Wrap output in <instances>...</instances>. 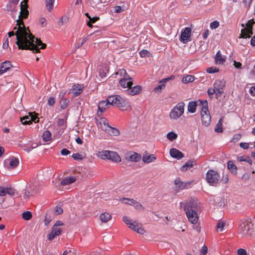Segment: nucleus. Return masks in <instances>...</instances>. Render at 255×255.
Instances as JSON below:
<instances>
[{
  "label": "nucleus",
  "mask_w": 255,
  "mask_h": 255,
  "mask_svg": "<svg viewBox=\"0 0 255 255\" xmlns=\"http://www.w3.org/2000/svg\"><path fill=\"white\" fill-rule=\"evenodd\" d=\"M13 31L8 32V37L16 36L15 43L18 48L21 50H30L34 53L40 52L39 49H44L46 44L40 39L35 38L30 32L28 27H26L21 24L17 25L13 28Z\"/></svg>",
  "instance_id": "1"
},
{
  "label": "nucleus",
  "mask_w": 255,
  "mask_h": 255,
  "mask_svg": "<svg viewBox=\"0 0 255 255\" xmlns=\"http://www.w3.org/2000/svg\"><path fill=\"white\" fill-rule=\"evenodd\" d=\"M97 125L107 133L114 136L120 134V131L115 128L109 126L108 120L106 118H101L99 120L96 119Z\"/></svg>",
  "instance_id": "2"
},
{
  "label": "nucleus",
  "mask_w": 255,
  "mask_h": 255,
  "mask_svg": "<svg viewBox=\"0 0 255 255\" xmlns=\"http://www.w3.org/2000/svg\"><path fill=\"white\" fill-rule=\"evenodd\" d=\"M201 107V116L202 124L206 127L208 126L211 121V118L208 110V103L206 100H199Z\"/></svg>",
  "instance_id": "3"
},
{
  "label": "nucleus",
  "mask_w": 255,
  "mask_h": 255,
  "mask_svg": "<svg viewBox=\"0 0 255 255\" xmlns=\"http://www.w3.org/2000/svg\"><path fill=\"white\" fill-rule=\"evenodd\" d=\"M28 0H24L20 3V11L18 15V19L16 20L17 25L21 24L25 26L23 19L28 17L29 11L28 10Z\"/></svg>",
  "instance_id": "4"
},
{
  "label": "nucleus",
  "mask_w": 255,
  "mask_h": 255,
  "mask_svg": "<svg viewBox=\"0 0 255 255\" xmlns=\"http://www.w3.org/2000/svg\"><path fill=\"white\" fill-rule=\"evenodd\" d=\"M107 101L109 105L117 106L119 108H126L128 103L127 101L119 95H113L107 98Z\"/></svg>",
  "instance_id": "5"
},
{
  "label": "nucleus",
  "mask_w": 255,
  "mask_h": 255,
  "mask_svg": "<svg viewBox=\"0 0 255 255\" xmlns=\"http://www.w3.org/2000/svg\"><path fill=\"white\" fill-rule=\"evenodd\" d=\"M185 104L183 102L178 103L171 110L169 117L171 120H176L179 119L184 113Z\"/></svg>",
  "instance_id": "6"
},
{
  "label": "nucleus",
  "mask_w": 255,
  "mask_h": 255,
  "mask_svg": "<svg viewBox=\"0 0 255 255\" xmlns=\"http://www.w3.org/2000/svg\"><path fill=\"white\" fill-rule=\"evenodd\" d=\"M123 222L126 223L130 229L136 232L139 234L143 235L145 231L142 228L141 225L139 224L136 221H132L127 216H124L123 218Z\"/></svg>",
  "instance_id": "7"
},
{
  "label": "nucleus",
  "mask_w": 255,
  "mask_h": 255,
  "mask_svg": "<svg viewBox=\"0 0 255 255\" xmlns=\"http://www.w3.org/2000/svg\"><path fill=\"white\" fill-rule=\"evenodd\" d=\"M123 222L126 223L130 229L136 232L139 234L143 235L145 231L142 228L141 225L139 224L136 221H132L127 216H124L123 218Z\"/></svg>",
  "instance_id": "8"
},
{
  "label": "nucleus",
  "mask_w": 255,
  "mask_h": 255,
  "mask_svg": "<svg viewBox=\"0 0 255 255\" xmlns=\"http://www.w3.org/2000/svg\"><path fill=\"white\" fill-rule=\"evenodd\" d=\"M98 156L102 159H108L116 162H119L121 161L120 156L118 153L114 151L105 150L98 152Z\"/></svg>",
  "instance_id": "9"
},
{
  "label": "nucleus",
  "mask_w": 255,
  "mask_h": 255,
  "mask_svg": "<svg viewBox=\"0 0 255 255\" xmlns=\"http://www.w3.org/2000/svg\"><path fill=\"white\" fill-rule=\"evenodd\" d=\"M255 24L254 19H252L248 21L246 23V27L241 30V33L239 36L240 38H250L253 34V25Z\"/></svg>",
  "instance_id": "10"
},
{
  "label": "nucleus",
  "mask_w": 255,
  "mask_h": 255,
  "mask_svg": "<svg viewBox=\"0 0 255 255\" xmlns=\"http://www.w3.org/2000/svg\"><path fill=\"white\" fill-rule=\"evenodd\" d=\"M221 178V176L216 171L211 169L206 173V180L210 185L214 186L217 184Z\"/></svg>",
  "instance_id": "11"
},
{
  "label": "nucleus",
  "mask_w": 255,
  "mask_h": 255,
  "mask_svg": "<svg viewBox=\"0 0 255 255\" xmlns=\"http://www.w3.org/2000/svg\"><path fill=\"white\" fill-rule=\"evenodd\" d=\"M253 224L249 220H245L243 221L239 227L240 232L243 235H248L251 233L252 230Z\"/></svg>",
  "instance_id": "12"
},
{
  "label": "nucleus",
  "mask_w": 255,
  "mask_h": 255,
  "mask_svg": "<svg viewBox=\"0 0 255 255\" xmlns=\"http://www.w3.org/2000/svg\"><path fill=\"white\" fill-rule=\"evenodd\" d=\"M225 86V82L222 80H216L214 84V87L216 90V95L221 96L224 93V88Z\"/></svg>",
  "instance_id": "13"
},
{
  "label": "nucleus",
  "mask_w": 255,
  "mask_h": 255,
  "mask_svg": "<svg viewBox=\"0 0 255 255\" xmlns=\"http://www.w3.org/2000/svg\"><path fill=\"white\" fill-rule=\"evenodd\" d=\"M184 210L187 211H195L198 208V202L194 200H190L187 201L183 207Z\"/></svg>",
  "instance_id": "14"
},
{
  "label": "nucleus",
  "mask_w": 255,
  "mask_h": 255,
  "mask_svg": "<svg viewBox=\"0 0 255 255\" xmlns=\"http://www.w3.org/2000/svg\"><path fill=\"white\" fill-rule=\"evenodd\" d=\"M191 29L190 27H186L181 31L180 40L183 43H186L190 37Z\"/></svg>",
  "instance_id": "15"
},
{
  "label": "nucleus",
  "mask_w": 255,
  "mask_h": 255,
  "mask_svg": "<svg viewBox=\"0 0 255 255\" xmlns=\"http://www.w3.org/2000/svg\"><path fill=\"white\" fill-rule=\"evenodd\" d=\"M186 216L188 220L192 224H196L198 221V214L196 211H186Z\"/></svg>",
  "instance_id": "16"
},
{
  "label": "nucleus",
  "mask_w": 255,
  "mask_h": 255,
  "mask_svg": "<svg viewBox=\"0 0 255 255\" xmlns=\"http://www.w3.org/2000/svg\"><path fill=\"white\" fill-rule=\"evenodd\" d=\"M119 83L123 88H128V89L129 87L133 85V79L130 76H129V78L128 77L122 78L120 80Z\"/></svg>",
  "instance_id": "17"
},
{
  "label": "nucleus",
  "mask_w": 255,
  "mask_h": 255,
  "mask_svg": "<svg viewBox=\"0 0 255 255\" xmlns=\"http://www.w3.org/2000/svg\"><path fill=\"white\" fill-rule=\"evenodd\" d=\"M174 184L176 186V190H183L190 185V182H184L181 181V180L178 178L174 180Z\"/></svg>",
  "instance_id": "18"
},
{
  "label": "nucleus",
  "mask_w": 255,
  "mask_h": 255,
  "mask_svg": "<svg viewBox=\"0 0 255 255\" xmlns=\"http://www.w3.org/2000/svg\"><path fill=\"white\" fill-rule=\"evenodd\" d=\"M62 229L61 228L53 226L52 231L47 235L49 240L52 241L56 236L59 235L62 232Z\"/></svg>",
  "instance_id": "19"
},
{
  "label": "nucleus",
  "mask_w": 255,
  "mask_h": 255,
  "mask_svg": "<svg viewBox=\"0 0 255 255\" xmlns=\"http://www.w3.org/2000/svg\"><path fill=\"white\" fill-rule=\"evenodd\" d=\"M84 87L79 84L73 85L71 89L73 97L79 96L83 91Z\"/></svg>",
  "instance_id": "20"
},
{
  "label": "nucleus",
  "mask_w": 255,
  "mask_h": 255,
  "mask_svg": "<svg viewBox=\"0 0 255 255\" xmlns=\"http://www.w3.org/2000/svg\"><path fill=\"white\" fill-rule=\"evenodd\" d=\"M142 91V87L141 86L137 85L133 87L131 86L127 90V93L132 96L139 94Z\"/></svg>",
  "instance_id": "21"
},
{
  "label": "nucleus",
  "mask_w": 255,
  "mask_h": 255,
  "mask_svg": "<svg viewBox=\"0 0 255 255\" xmlns=\"http://www.w3.org/2000/svg\"><path fill=\"white\" fill-rule=\"evenodd\" d=\"M12 65L9 61H5L1 63L0 66V75H2L5 72L9 70Z\"/></svg>",
  "instance_id": "22"
},
{
  "label": "nucleus",
  "mask_w": 255,
  "mask_h": 255,
  "mask_svg": "<svg viewBox=\"0 0 255 255\" xmlns=\"http://www.w3.org/2000/svg\"><path fill=\"white\" fill-rule=\"evenodd\" d=\"M9 163V165L7 166V168L9 169H12L17 167L19 164V160L18 158L15 157H12L9 159H7L5 161V163Z\"/></svg>",
  "instance_id": "23"
},
{
  "label": "nucleus",
  "mask_w": 255,
  "mask_h": 255,
  "mask_svg": "<svg viewBox=\"0 0 255 255\" xmlns=\"http://www.w3.org/2000/svg\"><path fill=\"white\" fill-rule=\"evenodd\" d=\"M14 193L15 190L13 188L0 187V196H4L6 194L12 196L14 194Z\"/></svg>",
  "instance_id": "24"
},
{
  "label": "nucleus",
  "mask_w": 255,
  "mask_h": 255,
  "mask_svg": "<svg viewBox=\"0 0 255 255\" xmlns=\"http://www.w3.org/2000/svg\"><path fill=\"white\" fill-rule=\"evenodd\" d=\"M127 158L131 161L137 162L141 159V156L136 152H129L127 154Z\"/></svg>",
  "instance_id": "25"
},
{
  "label": "nucleus",
  "mask_w": 255,
  "mask_h": 255,
  "mask_svg": "<svg viewBox=\"0 0 255 255\" xmlns=\"http://www.w3.org/2000/svg\"><path fill=\"white\" fill-rule=\"evenodd\" d=\"M169 152L171 157L177 159H181L184 156L183 154L181 151L174 148L170 149Z\"/></svg>",
  "instance_id": "26"
},
{
  "label": "nucleus",
  "mask_w": 255,
  "mask_h": 255,
  "mask_svg": "<svg viewBox=\"0 0 255 255\" xmlns=\"http://www.w3.org/2000/svg\"><path fill=\"white\" fill-rule=\"evenodd\" d=\"M76 180V178L74 176H69L64 178L61 181V184L62 185H67L74 183Z\"/></svg>",
  "instance_id": "27"
},
{
  "label": "nucleus",
  "mask_w": 255,
  "mask_h": 255,
  "mask_svg": "<svg viewBox=\"0 0 255 255\" xmlns=\"http://www.w3.org/2000/svg\"><path fill=\"white\" fill-rule=\"evenodd\" d=\"M108 105H109L107 99L106 101H102L99 103L98 110L101 113L104 112L108 108Z\"/></svg>",
  "instance_id": "28"
},
{
  "label": "nucleus",
  "mask_w": 255,
  "mask_h": 255,
  "mask_svg": "<svg viewBox=\"0 0 255 255\" xmlns=\"http://www.w3.org/2000/svg\"><path fill=\"white\" fill-rule=\"evenodd\" d=\"M215 60L216 61V62L219 64H223L225 62V58L222 56V54H221L220 51H218L217 52L215 56Z\"/></svg>",
  "instance_id": "29"
},
{
  "label": "nucleus",
  "mask_w": 255,
  "mask_h": 255,
  "mask_svg": "<svg viewBox=\"0 0 255 255\" xmlns=\"http://www.w3.org/2000/svg\"><path fill=\"white\" fill-rule=\"evenodd\" d=\"M227 167L228 169L234 174H236L237 171V167L234 163L233 161L230 160L227 163Z\"/></svg>",
  "instance_id": "30"
},
{
  "label": "nucleus",
  "mask_w": 255,
  "mask_h": 255,
  "mask_svg": "<svg viewBox=\"0 0 255 255\" xmlns=\"http://www.w3.org/2000/svg\"><path fill=\"white\" fill-rule=\"evenodd\" d=\"M197 106L196 102L193 101L189 102L188 105V111L191 113H194L196 112Z\"/></svg>",
  "instance_id": "31"
},
{
  "label": "nucleus",
  "mask_w": 255,
  "mask_h": 255,
  "mask_svg": "<svg viewBox=\"0 0 255 255\" xmlns=\"http://www.w3.org/2000/svg\"><path fill=\"white\" fill-rule=\"evenodd\" d=\"M156 157L153 154L144 155L142 157V160L145 163H150L154 161Z\"/></svg>",
  "instance_id": "32"
},
{
  "label": "nucleus",
  "mask_w": 255,
  "mask_h": 255,
  "mask_svg": "<svg viewBox=\"0 0 255 255\" xmlns=\"http://www.w3.org/2000/svg\"><path fill=\"white\" fill-rule=\"evenodd\" d=\"M111 219V215L107 212L102 213L100 215V220L102 222L107 223Z\"/></svg>",
  "instance_id": "33"
},
{
  "label": "nucleus",
  "mask_w": 255,
  "mask_h": 255,
  "mask_svg": "<svg viewBox=\"0 0 255 255\" xmlns=\"http://www.w3.org/2000/svg\"><path fill=\"white\" fill-rule=\"evenodd\" d=\"M69 100L67 98L61 99L60 101V108L62 110H64L67 108L69 105Z\"/></svg>",
  "instance_id": "34"
},
{
  "label": "nucleus",
  "mask_w": 255,
  "mask_h": 255,
  "mask_svg": "<svg viewBox=\"0 0 255 255\" xmlns=\"http://www.w3.org/2000/svg\"><path fill=\"white\" fill-rule=\"evenodd\" d=\"M239 161H245L249 163L250 165H252L253 161L249 156H241L238 157Z\"/></svg>",
  "instance_id": "35"
},
{
  "label": "nucleus",
  "mask_w": 255,
  "mask_h": 255,
  "mask_svg": "<svg viewBox=\"0 0 255 255\" xmlns=\"http://www.w3.org/2000/svg\"><path fill=\"white\" fill-rule=\"evenodd\" d=\"M42 139L44 141H48L51 139V134L49 130H45L42 134Z\"/></svg>",
  "instance_id": "36"
},
{
  "label": "nucleus",
  "mask_w": 255,
  "mask_h": 255,
  "mask_svg": "<svg viewBox=\"0 0 255 255\" xmlns=\"http://www.w3.org/2000/svg\"><path fill=\"white\" fill-rule=\"evenodd\" d=\"M46 6L49 11H51L53 8V3L55 0H45Z\"/></svg>",
  "instance_id": "37"
},
{
  "label": "nucleus",
  "mask_w": 255,
  "mask_h": 255,
  "mask_svg": "<svg viewBox=\"0 0 255 255\" xmlns=\"http://www.w3.org/2000/svg\"><path fill=\"white\" fill-rule=\"evenodd\" d=\"M194 77L192 75H187L183 77L182 80V82L184 83H187L192 82L194 80Z\"/></svg>",
  "instance_id": "38"
},
{
  "label": "nucleus",
  "mask_w": 255,
  "mask_h": 255,
  "mask_svg": "<svg viewBox=\"0 0 255 255\" xmlns=\"http://www.w3.org/2000/svg\"><path fill=\"white\" fill-rule=\"evenodd\" d=\"M177 134L173 131L169 132L167 134V138L170 141H172L176 139L177 138Z\"/></svg>",
  "instance_id": "39"
},
{
  "label": "nucleus",
  "mask_w": 255,
  "mask_h": 255,
  "mask_svg": "<svg viewBox=\"0 0 255 255\" xmlns=\"http://www.w3.org/2000/svg\"><path fill=\"white\" fill-rule=\"evenodd\" d=\"M117 75H120V76H123V78L128 77L129 78V75L126 72V70L124 69H121L118 70V71L116 73Z\"/></svg>",
  "instance_id": "40"
},
{
  "label": "nucleus",
  "mask_w": 255,
  "mask_h": 255,
  "mask_svg": "<svg viewBox=\"0 0 255 255\" xmlns=\"http://www.w3.org/2000/svg\"><path fill=\"white\" fill-rule=\"evenodd\" d=\"M32 218V214L30 211L24 212L22 213V218L25 220H29Z\"/></svg>",
  "instance_id": "41"
},
{
  "label": "nucleus",
  "mask_w": 255,
  "mask_h": 255,
  "mask_svg": "<svg viewBox=\"0 0 255 255\" xmlns=\"http://www.w3.org/2000/svg\"><path fill=\"white\" fill-rule=\"evenodd\" d=\"M222 120L220 119L217 124L216 128H215V131L217 132H222L223 131L222 128Z\"/></svg>",
  "instance_id": "42"
},
{
  "label": "nucleus",
  "mask_w": 255,
  "mask_h": 255,
  "mask_svg": "<svg viewBox=\"0 0 255 255\" xmlns=\"http://www.w3.org/2000/svg\"><path fill=\"white\" fill-rule=\"evenodd\" d=\"M193 165V162L192 161H188L184 165L181 167L182 171H185L188 167H191Z\"/></svg>",
  "instance_id": "43"
},
{
  "label": "nucleus",
  "mask_w": 255,
  "mask_h": 255,
  "mask_svg": "<svg viewBox=\"0 0 255 255\" xmlns=\"http://www.w3.org/2000/svg\"><path fill=\"white\" fill-rule=\"evenodd\" d=\"M23 125H29L30 124V116H25L20 119Z\"/></svg>",
  "instance_id": "44"
},
{
  "label": "nucleus",
  "mask_w": 255,
  "mask_h": 255,
  "mask_svg": "<svg viewBox=\"0 0 255 255\" xmlns=\"http://www.w3.org/2000/svg\"><path fill=\"white\" fill-rule=\"evenodd\" d=\"M133 206L136 210L139 211H143L144 210L143 206L139 202H137L136 201H135Z\"/></svg>",
  "instance_id": "45"
},
{
  "label": "nucleus",
  "mask_w": 255,
  "mask_h": 255,
  "mask_svg": "<svg viewBox=\"0 0 255 255\" xmlns=\"http://www.w3.org/2000/svg\"><path fill=\"white\" fill-rule=\"evenodd\" d=\"M225 223L223 221H220L219 222H218L217 225V229L220 231V232H222L225 227Z\"/></svg>",
  "instance_id": "46"
},
{
  "label": "nucleus",
  "mask_w": 255,
  "mask_h": 255,
  "mask_svg": "<svg viewBox=\"0 0 255 255\" xmlns=\"http://www.w3.org/2000/svg\"><path fill=\"white\" fill-rule=\"evenodd\" d=\"M164 83H165L164 82L160 83V84H159V85H158L157 86L155 87L154 88V91L155 92H160L161 90L162 89H164L165 87Z\"/></svg>",
  "instance_id": "47"
},
{
  "label": "nucleus",
  "mask_w": 255,
  "mask_h": 255,
  "mask_svg": "<svg viewBox=\"0 0 255 255\" xmlns=\"http://www.w3.org/2000/svg\"><path fill=\"white\" fill-rule=\"evenodd\" d=\"M219 68H217L214 67L208 68L206 69V72L208 73H215L219 72Z\"/></svg>",
  "instance_id": "48"
},
{
  "label": "nucleus",
  "mask_w": 255,
  "mask_h": 255,
  "mask_svg": "<svg viewBox=\"0 0 255 255\" xmlns=\"http://www.w3.org/2000/svg\"><path fill=\"white\" fill-rule=\"evenodd\" d=\"M68 20L69 18L67 16H62L59 20V24L60 25H62L64 23L68 22Z\"/></svg>",
  "instance_id": "49"
},
{
  "label": "nucleus",
  "mask_w": 255,
  "mask_h": 255,
  "mask_svg": "<svg viewBox=\"0 0 255 255\" xmlns=\"http://www.w3.org/2000/svg\"><path fill=\"white\" fill-rule=\"evenodd\" d=\"M29 116L30 124H31L32 122H34L35 123L39 122V118L36 116L33 115L32 114H30Z\"/></svg>",
  "instance_id": "50"
},
{
  "label": "nucleus",
  "mask_w": 255,
  "mask_h": 255,
  "mask_svg": "<svg viewBox=\"0 0 255 255\" xmlns=\"http://www.w3.org/2000/svg\"><path fill=\"white\" fill-rule=\"evenodd\" d=\"M210 26L211 29H216L219 26V22L217 20H215L210 23Z\"/></svg>",
  "instance_id": "51"
},
{
  "label": "nucleus",
  "mask_w": 255,
  "mask_h": 255,
  "mask_svg": "<svg viewBox=\"0 0 255 255\" xmlns=\"http://www.w3.org/2000/svg\"><path fill=\"white\" fill-rule=\"evenodd\" d=\"M150 53L147 50H142L139 52L140 56L141 57H145L148 56Z\"/></svg>",
  "instance_id": "52"
},
{
  "label": "nucleus",
  "mask_w": 255,
  "mask_h": 255,
  "mask_svg": "<svg viewBox=\"0 0 255 255\" xmlns=\"http://www.w3.org/2000/svg\"><path fill=\"white\" fill-rule=\"evenodd\" d=\"M241 137H242V136L241 134H236L233 136V138L232 139V141L234 143L238 141H239V140H240Z\"/></svg>",
  "instance_id": "53"
},
{
  "label": "nucleus",
  "mask_w": 255,
  "mask_h": 255,
  "mask_svg": "<svg viewBox=\"0 0 255 255\" xmlns=\"http://www.w3.org/2000/svg\"><path fill=\"white\" fill-rule=\"evenodd\" d=\"M38 146V144L37 143H32L30 147L29 148H24V150L27 151V152H30L32 149L35 148L37 147Z\"/></svg>",
  "instance_id": "54"
},
{
  "label": "nucleus",
  "mask_w": 255,
  "mask_h": 255,
  "mask_svg": "<svg viewBox=\"0 0 255 255\" xmlns=\"http://www.w3.org/2000/svg\"><path fill=\"white\" fill-rule=\"evenodd\" d=\"M124 201H128V203L124 202L125 204L132 205L133 206L135 200H134L133 199H128V198H124L122 199V202H124Z\"/></svg>",
  "instance_id": "55"
},
{
  "label": "nucleus",
  "mask_w": 255,
  "mask_h": 255,
  "mask_svg": "<svg viewBox=\"0 0 255 255\" xmlns=\"http://www.w3.org/2000/svg\"><path fill=\"white\" fill-rule=\"evenodd\" d=\"M91 4L93 7H96L98 4L102 3L101 0H90Z\"/></svg>",
  "instance_id": "56"
},
{
  "label": "nucleus",
  "mask_w": 255,
  "mask_h": 255,
  "mask_svg": "<svg viewBox=\"0 0 255 255\" xmlns=\"http://www.w3.org/2000/svg\"><path fill=\"white\" fill-rule=\"evenodd\" d=\"M39 22L42 27H45L47 25V21L44 17H41L39 19Z\"/></svg>",
  "instance_id": "57"
},
{
  "label": "nucleus",
  "mask_w": 255,
  "mask_h": 255,
  "mask_svg": "<svg viewBox=\"0 0 255 255\" xmlns=\"http://www.w3.org/2000/svg\"><path fill=\"white\" fill-rule=\"evenodd\" d=\"M62 255H76L71 250L67 249L63 253Z\"/></svg>",
  "instance_id": "58"
},
{
  "label": "nucleus",
  "mask_w": 255,
  "mask_h": 255,
  "mask_svg": "<svg viewBox=\"0 0 255 255\" xmlns=\"http://www.w3.org/2000/svg\"><path fill=\"white\" fill-rule=\"evenodd\" d=\"M55 103V99L54 97H50L48 99L47 104L50 106H52L54 105Z\"/></svg>",
  "instance_id": "59"
},
{
  "label": "nucleus",
  "mask_w": 255,
  "mask_h": 255,
  "mask_svg": "<svg viewBox=\"0 0 255 255\" xmlns=\"http://www.w3.org/2000/svg\"><path fill=\"white\" fill-rule=\"evenodd\" d=\"M207 92H208V94L209 95V96L211 97V96H213L215 93L216 94V90H215L214 87L213 88H209L208 89Z\"/></svg>",
  "instance_id": "60"
},
{
  "label": "nucleus",
  "mask_w": 255,
  "mask_h": 255,
  "mask_svg": "<svg viewBox=\"0 0 255 255\" xmlns=\"http://www.w3.org/2000/svg\"><path fill=\"white\" fill-rule=\"evenodd\" d=\"M8 39L7 37L4 38L3 39V43L2 44V47L3 49H7L8 47Z\"/></svg>",
  "instance_id": "61"
},
{
  "label": "nucleus",
  "mask_w": 255,
  "mask_h": 255,
  "mask_svg": "<svg viewBox=\"0 0 255 255\" xmlns=\"http://www.w3.org/2000/svg\"><path fill=\"white\" fill-rule=\"evenodd\" d=\"M66 120L63 119H58L57 120V124L58 127H61L64 126Z\"/></svg>",
  "instance_id": "62"
},
{
  "label": "nucleus",
  "mask_w": 255,
  "mask_h": 255,
  "mask_svg": "<svg viewBox=\"0 0 255 255\" xmlns=\"http://www.w3.org/2000/svg\"><path fill=\"white\" fill-rule=\"evenodd\" d=\"M238 255H247L246 251L243 249H239L237 252Z\"/></svg>",
  "instance_id": "63"
},
{
  "label": "nucleus",
  "mask_w": 255,
  "mask_h": 255,
  "mask_svg": "<svg viewBox=\"0 0 255 255\" xmlns=\"http://www.w3.org/2000/svg\"><path fill=\"white\" fill-rule=\"evenodd\" d=\"M250 93L252 96L255 97V85L250 88Z\"/></svg>",
  "instance_id": "64"
}]
</instances>
